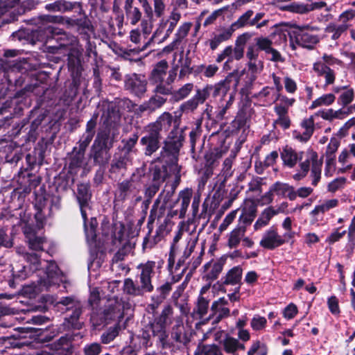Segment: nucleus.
Instances as JSON below:
<instances>
[{
    "label": "nucleus",
    "mask_w": 355,
    "mask_h": 355,
    "mask_svg": "<svg viewBox=\"0 0 355 355\" xmlns=\"http://www.w3.org/2000/svg\"><path fill=\"white\" fill-rule=\"evenodd\" d=\"M209 304V299H207L204 296H198L194 309V313L198 315L200 318H202L207 313Z\"/></svg>",
    "instance_id": "48"
},
{
    "label": "nucleus",
    "mask_w": 355,
    "mask_h": 355,
    "mask_svg": "<svg viewBox=\"0 0 355 355\" xmlns=\"http://www.w3.org/2000/svg\"><path fill=\"white\" fill-rule=\"evenodd\" d=\"M172 289V285L168 281L162 286L157 288V292L159 293L157 297H152V300L154 301L155 307H157L167 297Z\"/></svg>",
    "instance_id": "43"
},
{
    "label": "nucleus",
    "mask_w": 355,
    "mask_h": 355,
    "mask_svg": "<svg viewBox=\"0 0 355 355\" xmlns=\"http://www.w3.org/2000/svg\"><path fill=\"white\" fill-rule=\"evenodd\" d=\"M121 328L119 324L109 328L101 336V341L103 344H108L113 341L119 335Z\"/></svg>",
    "instance_id": "54"
},
{
    "label": "nucleus",
    "mask_w": 355,
    "mask_h": 355,
    "mask_svg": "<svg viewBox=\"0 0 355 355\" xmlns=\"http://www.w3.org/2000/svg\"><path fill=\"white\" fill-rule=\"evenodd\" d=\"M228 300L224 297L218 298L212 302L211 311L212 315H215L214 324H218L223 318H227L230 315V310L227 307Z\"/></svg>",
    "instance_id": "16"
},
{
    "label": "nucleus",
    "mask_w": 355,
    "mask_h": 355,
    "mask_svg": "<svg viewBox=\"0 0 355 355\" xmlns=\"http://www.w3.org/2000/svg\"><path fill=\"white\" fill-rule=\"evenodd\" d=\"M76 3L64 0H58L53 3L46 4L45 8L50 12H65L71 10Z\"/></svg>",
    "instance_id": "36"
},
{
    "label": "nucleus",
    "mask_w": 355,
    "mask_h": 355,
    "mask_svg": "<svg viewBox=\"0 0 355 355\" xmlns=\"http://www.w3.org/2000/svg\"><path fill=\"white\" fill-rule=\"evenodd\" d=\"M231 82L232 78L227 77L223 80L216 84L214 86H213V89H214L213 95L214 96H225L230 90Z\"/></svg>",
    "instance_id": "46"
},
{
    "label": "nucleus",
    "mask_w": 355,
    "mask_h": 355,
    "mask_svg": "<svg viewBox=\"0 0 355 355\" xmlns=\"http://www.w3.org/2000/svg\"><path fill=\"white\" fill-rule=\"evenodd\" d=\"M276 95L274 94V89L266 86L261 91L254 94V98L263 105L270 106L275 102Z\"/></svg>",
    "instance_id": "23"
},
{
    "label": "nucleus",
    "mask_w": 355,
    "mask_h": 355,
    "mask_svg": "<svg viewBox=\"0 0 355 355\" xmlns=\"http://www.w3.org/2000/svg\"><path fill=\"white\" fill-rule=\"evenodd\" d=\"M256 210V206L252 202H250L249 205L246 204L243 209L242 214L239 217V224L238 225H245L246 227L250 225L255 216Z\"/></svg>",
    "instance_id": "32"
},
{
    "label": "nucleus",
    "mask_w": 355,
    "mask_h": 355,
    "mask_svg": "<svg viewBox=\"0 0 355 355\" xmlns=\"http://www.w3.org/2000/svg\"><path fill=\"white\" fill-rule=\"evenodd\" d=\"M171 336L176 342L184 345L190 341L189 336L186 333L181 320L177 321V324L173 328Z\"/></svg>",
    "instance_id": "33"
},
{
    "label": "nucleus",
    "mask_w": 355,
    "mask_h": 355,
    "mask_svg": "<svg viewBox=\"0 0 355 355\" xmlns=\"http://www.w3.org/2000/svg\"><path fill=\"white\" fill-rule=\"evenodd\" d=\"M172 115L168 112H164L159 116L156 121L151 123L160 132L167 131L171 125Z\"/></svg>",
    "instance_id": "40"
},
{
    "label": "nucleus",
    "mask_w": 355,
    "mask_h": 355,
    "mask_svg": "<svg viewBox=\"0 0 355 355\" xmlns=\"http://www.w3.org/2000/svg\"><path fill=\"white\" fill-rule=\"evenodd\" d=\"M84 220V225H85V231L86 234L87 240L89 243H94L96 239V229L98 225V223L94 218H92L90 223H89V227H87L86 225V220L87 219Z\"/></svg>",
    "instance_id": "55"
},
{
    "label": "nucleus",
    "mask_w": 355,
    "mask_h": 355,
    "mask_svg": "<svg viewBox=\"0 0 355 355\" xmlns=\"http://www.w3.org/2000/svg\"><path fill=\"white\" fill-rule=\"evenodd\" d=\"M182 137L178 129L172 130L165 141V148L171 152H177L182 146Z\"/></svg>",
    "instance_id": "25"
},
{
    "label": "nucleus",
    "mask_w": 355,
    "mask_h": 355,
    "mask_svg": "<svg viewBox=\"0 0 355 355\" xmlns=\"http://www.w3.org/2000/svg\"><path fill=\"white\" fill-rule=\"evenodd\" d=\"M148 329L151 331L153 336L157 337L159 340L164 343L168 338V334L166 332V326L160 322L157 319L153 322L148 324Z\"/></svg>",
    "instance_id": "26"
},
{
    "label": "nucleus",
    "mask_w": 355,
    "mask_h": 355,
    "mask_svg": "<svg viewBox=\"0 0 355 355\" xmlns=\"http://www.w3.org/2000/svg\"><path fill=\"white\" fill-rule=\"evenodd\" d=\"M346 183V178L343 177L334 179L329 183L327 189L329 192L335 193L336 191L342 189Z\"/></svg>",
    "instance_id": "64"
},
{
    "label": "nucleus",
    "mask_w": 355,
    "mask_h": 355,
    "mask_svg": "<svg viewBox=\"0 0 355 355\" xmlns=\"http://www.w3.org/2000/svg\"><path fill=\"white\" fill-rule=\"evenodd\" d=\"M123 291L127 295L131 296H141L144 292L141 289L139 285H137L130 278H127L123 282Z\"/></svg>",
    "instance_id": "42"
},
{
    "label": "nucleus",
    "mask_w": 355,
    "mask_h": 355,
    "mask_svg": "<svg viewBox=\"0 0 355 355\" xmlns=\"http://www.w3.org/2000/svg\"><path fill=\"white\" fill-rule=\"evenodd\" d=\"M224 351L232 355H236L238 350H244L245 345L230 335H226L221 342Z\"/></svg>",
    "instance_id": "21"
},
{
    "label": "nucleus",
    "mask_w": 355,
    "mask_h": 355,
    "mask_svg": "<svg viewBox=\"0 0 355 355\" xmlns=\"http://www.w3.org/2000/svg\"><path fill=\"white\" fill-rule=\"evenodd\" d=\"M195 355H223L219 346L216 344L206 345L198 343Z\"/></svg>",
    "instance_id": "35"
},
{
    "label": "nucleus",
    "mask_w": 355,
    "mask_h": 355,
    "mask_svg": "<svg viewBox=\"0 0 355 355\" xmlns=\"http://www.w3.org/2000/svg\"><path fill=\"white\" fill-rule=\"evenodd\" d=\"M245 235V226L237 225L228 235L227 246L230 249L236 248Z\"/></svg>",
    "instance_id": "22"
},
{
    "label": "nucleus",
    "mask_w": 355,
    "mask_h": 355,
    "mask_svg": "<svg viewBox=\"0 0 355 355\" xmlns=\"http://www.w3.org/2000/svg\"><path fill=\"white\" fill-rule=\"evenodd\" d=\"M303 155V151L296 150L288 146L283 148L280 153L283 164L288 168L295 167L302 159Z\"/></svg>",
    "instance_id": "17"
},
{
    "label": "nucleus",
    "mask_w": 355,
    "mask_h": 355,
    "mask_svg": "<svg viewBox=\"0 0 355 355\" xmlns=\"http://www.w3.org/2000/svg\"><path fill=\"white\" fill-rule=\"evenodd\" d=\"M93 135H91L90 133L89 134H84L80 140V144H79V150L78 152V160L75 163L76 166H79L81 162L82 159L84 157L85 151L91 142V141L93 139Z\"/></svg>",
    "instance_id": "47"
},
{
    "label": "nucleus",
    "mask_w": 355,
    "mask_h": 355,
    "mask_svg": "<svg viewBox=\"0 0 355 355\" xmlns=\"http://www.w3.org/2000/svg\"><path fill=\"white\" fill-rule=\"evenodd\" d=\"M247 65L253 80L256 78V75L260 73L263 69V64L261 60L248 61Z\"/></svg>",
    "instance_id": "61"
},
{
    "label": "nucleus",
    "mask_w": 355,
    "mask_h": 355,
    "mask_svg": "<svg viewBox=\"0 0 355 355\" xmlns=\"http://www.w3.org/2000/svg\"><path fill=\"white\" fill-rule=\"evenodd\" d=\"M354 98V91L352 89H345L338 99V103L345 106L350 103Z\"/></svg>",
    "instance_id": "63"
},
{
    "label": "nucleus",
    "mask_w": 355,
    "mask_h": 355,
    "mask_svg": "<svg viewBox=\"0 0 355 355\" xmlns=\"http://www.w3.org/2000/svg\"><path fill=\"white\" fill-rule=\"evenodd\" d=\"M125 89L131 94L141 97L146 92L147 80L144 76L132 73L125 77Z\"/></svg>",
    "instance_id": "10"
},
{
    "label": "nucleus",
    "mask_w": 355,
    "mask_h": 355,
    "mask_svg": "<svg viewBox=\"0 0 355 355\" xmlns=\"http://www.w3.org/2000/svg\"><path fill=\"white\" fill-rule=\"evenodd\" d=\"M191 26L192 24L190 22H185L180 25L175 34L174 40L178 43L180 44L182 41L187 36Z\"/></svg>",
    "instance_id": "59"
},
{
    "label": "nucleus",
    "mask_w": 355,
    "mask_h": 355,
    "mask_svg": "<svg viewBox=\"0 0 355 355\" xmlns=\"http://www.w3.org/2000/svg\"><path fill=\"white\" fill-rule=\"evenodd\" d=\"M275 216V208L273 207H268L266 208L260 214L259 218L257 220L254 225L255 230H259L264 226H266L270 219Z\"/></svg>",
    "instance_id": "37"
},
{
    "label": "nucleus",
    "mask_w": 355,
    "mask_h": 355,
    "mask_svg": "<svg viewBox=\"0 0 355 355\" xmlns=\"http://www.w3.org/2000/svg\"><path fill=\"white\" fill-rule=\"evenodd\" d=\"M282 10H286L293 13L306 14L308 12L306 4L292 3L284 6H279Z\"/></svg>",
    "instance_id": "58"
},
{
    "label": "nucleus",
    "mask_w": 355,
    "mask_h": 355,
    "mask_svg": "<svg viewBox=\"0 0 355 355\" xmlns=\"http://www.w3.org/2000/svg\"><path fill=\"white\" fill-rule=\"evenodd\" d=\"M250 37L248 33L240 35L236 42V46L233 48V53L232 55V60L235 59L236 60H240L243 56L244 48L243 45L246 42L247 40Z\"/></svg>",
    "instance_id": "41"
},
{
    "label": "nucleus",
    "mask_w": 355,
    "mask_h": 355,
    "mask_svg": "<svg viewBox=\"0 0 355 355\" xmlns=\"http://www.w3.org/2000/svg\"><path fill=\"white\" fill-rule=\"evenodd\" d=\"M141 144L146 146L145 154L150 155L159 148V139L143 137Z\"/></svg>",
    "instance_id": "50"
},
{
    "label": "nucleus",
    "mask_w": 355,
    "mask_h": 355,
    "mask_svg": "<svg viewBox=\"0 0 355 355\" xmlns=\"http://www.w3.org/2000/svg\"><path fill=\"white\" fill-rule=\"evenodd\" d=\"M340 144V140L337 137H332L327 147L325 152L326 157H335V153Z\"/></svg>",
    "instance_id": "62"
},
{
    "label": "nucleus",
    "mask_w": 355,
    "mask_h": 355,
    "mask_svg": "<svg viewBox=\"0 0 355 355\" xmlns=\"http://www.w3.org/2000/svg\"><path fill=\"white\" fill-rule=\"evenodd\" d=\"M46 271L44 275L38 281L37 286H26L21 291L23 295L29 298L34 297L39 291L47 290L53 286L63 282V276L54 261H44Z\"/></svg>",
    "instance_id": "1"
},
{
    "label": "nucleus",
    "mask_w": 355,
    "mask_h": 355,
    "mask_svg": "<svg viewBox=\"0 0 355 355\" xmlns=\"http://www.w3.org/2000/svg\"><path fill=\"white\" fill-rule=\"evenodd\" d=\"M92 193L89 191V184L87 183H81L78 184L76 198L78 202L81 215L85 220L87 219L86 209L89 207Z\"/></svg>",
    "instance_id": "14"
},
{
    "label": "nucleus",
    "mask_w": 355,
    "mask_h": 355,
    "mask_svg": "<svg viewBox=\"0 0 355 355\" xmlns=\"http://www.w3.org/2000/svg\"><path fill=\"white\" fill-rule=\"evenodd\" d=\"M58 35H61V36L56 40L60 41V47L73 46L78 43L76 37L68 36L66 33H61L60 29L53 26H45L44 28H40L32 32V37L33 40L44 42H47L50 39Z\"/></svg>",
    "instance_id": "6"
},
{
    "label": "nucleus",
    "mask_w": 355,
    "mask_h": 355,
    "mask_svg": "<svg viewBox=\"0 0 355 355\" xmlns=\"http://www.w3.org/2000/svg\"><path fill=\"white\" fill-rule=\"evenodd\" d=\"M350 149H343L339 154L338 157V163L341 164L342 167L338 168V173H344L348 170L351 169L352 165L349 163V160L351 157Z\"/></svg>",
    "instance_id": "44"
},
{
    "label": "nucleus",
    "mask_w": 355,
    "mask_h": 355,
    "mask_svg": "<svg viewBox=\"0 0 355 355\" xmlns=\"http://www.w3.org/2000/svg\"><path fill=\"white\" fill-rule=\"evenodd\" d=\"M233 32L234 31L231 27L220 30L210 40V48L212 50H215L220 43L229 40L232 37Z\"/></svg>",
    "instance_id": "34"
},
{
    "label": "nucleus",
    "mask_w": 355,
    "mask_h": 355,
    "mask_svg": "<svg viewBox=\"0 0 355 355\" xmlns=\"http://www.w3.org/2000/svg\"><path fill=\"white\" fill-rule=\"evenodd\" d=\"M278 103L274 107L275 112H279L281 109L282 112H288V108L291 107L295 102V99L293 98H288L284 95H282L280 93H277L275 97V102Z\"/></svg>",
    "instance_id": "39"
},
{
    "label": "nucleus",
    "mask_w": 355,
    "mask_h": 355,
    "mask_svg": "<svg viewBox=\"0 0 355 355\" xmlns=\"http://www.w3.org/2000/svg\"><path fill=\"white\" fill-rule=\"evenodd\" d=\"M254 15L252 10H248L241 15L238 19L232 24L231 28L234 31L236 29L243 28L245 26H253L252 23V17Z\"/></svg>",
    "instance_id": "38"
},
{
    "label": "nucleus",
    "mask_w": 355,
    "mask_h": 355,
    "mask_svg": "<svg viewBox=\"0 0 355 355\" xmlns=\"http://www.w3.org/2000/svg\"><path fill=\"white\" fill-rule=\"evenodd\" d=\"M19 0H6L0 1V17L6 15L9 18H3V23H10L16 20L19 12Z\"/></svg>",
    "instance_id": "15"
},
{
    "label": "nucleus",
    "mask_w": 355,
    "mask_h": 355,
    "mask_svg": "<svg viewBox=\"0 0 355 355\" xmlns=\"http://www.w3.org/2000/svg\"><path fill=\"white\" fill-rule=\"evenodd\" d=\"M123 311L121 304L117 302H110L108 305L103 309L94 311L91 321L96 327L109 324L115 319L122 318Z\"/></svg>",
    "instance_id": "5"
},
{
    "label": "nucleus",
    "mask_w": 355,
    "mask_h": 355,
    "mask_svg": "<svg viewBox=\"0 0 355 355\" xmlns=\"http://www.w3.org/2000/svg\"><path fill=\"white\" fill-rule=\"evenodd\" d=\"M339 201L336 198L320 200L319 203L315 205L314 209L311 211V215L315 216L321 214H323L329 210L337 207Z\"/></svg>",
    "instance_id": "24"
},
{
    "label": "nucleus",
    "mask_w": 355,
    "mask_h": 355,
    "mask_svg": "<svg viewBox=\"0 0 355 355\" xmlns=\"http://www.w3.org/2000/svg\"><path fill=\"white\" fill-rule=\"evenodd\" d=\"M71 345V342L68 336L60 337L51 345L52 349L60 355H68L70 352Z\"/></svg>",
    "instance_id": "29"
},
{
    "label": "nucleus",
    "mask_w": 355,
    "mask_h": 355,
    "mask_svg": "<svg viewBox=\"0 0 355 355\" xmlns=\"http://www.w3.org/2000/svg\"><path fill=\"white\" fill-rule=\"evenodd\" d=\"M193 83H187L177 91L172 92V97L175 101H181L187 98L193 89Z\"/></svg>",
    "instance_id": "52"
},
{
    "label": "nucleus",
    "mask_w": 355,
    "mask_h": 355,
    "mask_svg": "<svg viewBox=\"0 0 355 355\" xmlns=\"http://www.w3.org/2000/svg\"><path fill=\"white\" fill-rule=\"evenodd\" d=\"M173 315V307L171 305H166L157 320L167 327L172 323Z\"/></svg>",
    "instance_id": "56"
},
{
    "label": "nucleus",
    "mask_w": 355,
    "mask_h": 355,
    "mask_svg": "<svg viewBox=\"0 0 355 355\" xmlns=\"http://www.w3.org/2000/svg\"><path fill=\"white\" fill-rule=\"evenodd\" d=\"M178 230L173 238V243L171 246V251L169 254V266L174 262L175 254L178 250L177 243L182 239V234L185 231H187V225L184 222H180L178 225Z\"/></svg>",
    "instance_id": "27"
},
{
    "label": "nucleus",
    "mask_w": 355,
    "mask_h": 355,
    "mask_svg": "<svg viewBox=\"0 0 355 355\" xmlns=\"http://www.w3.org/2000/svg\"><path fill=\"white\" fill-rule=\"evenodd\" d=\"M155 262L148 261L145 263L139 264L137 268L141 270L139 275V286L145 293H150L153 291L151 278L154 274Z\"/></svg>",
    "instance_id": "11"
},
{
    "label": "nucleus",
    "mask_w": 355,
    "mask_h": 355,
    "mask_svg": "<svg viewBox=\"0 0 355 355\" xmlns=\"http://www.w3.org/2000/svg\"><path fill=\"white\" fill-rule=\"evenodd\" d=\"M213 85H207L202 89H198L193 98L199 103L202 104L209 96Z\"/></svg>",
    "instance_id": "57"
},
{
    "label": "nucleus",
    "mask_w": 355,
    "mask_h": 355,
    "mask_svg": "<svg viewBox=\"0 0 355 355\" xmlns=\"http://www.w3.org/2000/svg\"><path fill=\"white\" fill-rule=\"evenodd\" d=\"M23 232L31 250L35 251L44 250V245L47 243L45 236L37 232L30 225H25L23 227Z\"/></svg>",
    "instance_id": "12"
},
{
    "label": "nucleus",
    "mask_w": 355,
    "mask_h": 355,
    "mask_svg": "<svg viewBox=\"0 0 355 355\" xmlns=\"http://www.w3.org/2000/svg\"><path fill=\"white\" fill-rule=\"evenodd\" d=\"M225 263V259L220 258L216 260H211L204 266L205 277L207 280L213 281L218 278L222 272Z\"/></svg>",
    "instance_id": "18"
},
{
    "label": "nucleus",
    "mask_w": 355,
    "mask_h": 355,
    "mask_svg": "<svg viewBox=\"0 0 355 355\" xmlns=\"http://www.w3.org/2000/svg\"><path fill=\"white\" fill-rule=\"evenodd\" d=\"M108 135L106 133L98 134L92 146V157L94 162L101 165L107 163L110 156L105 150Z\"/></svg>",
    "instance_id": "9"
},
{
    "label": "nucleus",
    "mask_w": 355,
    "mask_h": 355,
    "mask_svg": "<svg viewBox=\"0 0 355 355\" xmlns=\"http://www.w3.org/2000/svg\"><path fill=\"white\" fill-rule=\"evenodd\" d=\"M191 196L192 190L189 188L181 191L179 193V200H181V209L180 212V216L181 218H183L185 216L187 208L190 204Z\"/></svg>",
    "instance_id": "45"
},
{
    "label": "nucleus",
    "mask_w": 355,
    "mask_h": 355,
    "mask_svg": "<svg viewBox=\"0 0 355 355\" xmlns=\"http://www.w3.org/2000/svg\"><path fill=\"white\" fill-rule=\"evenodd\" d=\"M347 30V25L331 23L326 27L325 32L327 33H331V38L333 40H337Z\"/></svg>",
    "instance_id": "49"
},
{
    "label": "nucleus",
    "mask_w": 355,
    "mask_h": 355,
    "mask_svg": "<svg viewBox=\"0 0 355 355\" xmlns=\"http://www.w3.org/2000/svg\"><path fill=\"white\" fill-rule=\"evenodd\" d=\"M313 29L309 26H295L292 34L296 43L304 48L313 49L319 42L318 36L313 33Z\"/></svg>",
    "instance_id": "8"
},
{
    "label": "nucleus",
    "mask_w": 355,
    "mask_h": 355,
    "mask_svg": "<svg viewBox=\"0 0 355 355\" xmlns=\"http://www.w3.org/2000/svg\"><path fill=\"white\" fill-rule=\"evenodd\" d=\"M336 96L333 94H324L312 102L310 109H315L321 106H329L334 102Z\"/></svg>",
    "instance_id": "51"
},
{
    "label": "nucleus",
    "mask_w": 355,
    "mask_h": 355,
    "mask_svg": "<svg viewBox=\"0 0 355 355\" xmlns=\"http://www.w3.org/2000/svg\"><path fill=\"white\" fill-rule=\"evenodd\" d=\"M153 173V182L155 183L161 184L166 180L168 173L166 166H155L152 171Z\"/></svg>",
    "instance_id": "53"
},
{
    "label": "nucleus",
    "mask_w": 355,
    "mask_h": 355,
    "mask_svg": "<svg viewBox=\"0 0 355 355\" xmlns=\"http://www.w3.org/2000/svg\"><path fill=\"white\" fill-rule=\"evenodd\" d=\"M286 239L280 236L274 228L267 230L263 235L259 245L268 250H274L286 242Z\"/></svg>",
    "instance_id": "13"
},
{
    "label": "nucleus",
    "mask_w": 355,
    "mask_h": 355,
    "mask_svg": "<svg viewBox=\"0 0 355 355\" xmlns=\"http://www.w3.org/2000/svg\"><path fill=\"white\" fill-rule=\"evenodd\" d=\"M275 113L278 117L275 120L274 123L284 129H288L291 125V120L288 115V112H282L280 109L279 112H275Z\"/></svg>",
    "instance_id": "60"
},
{
    "label": "nucleus",
    "mask_w": 355,
    "mask_h": 355,
    "mask_svg": "<svg viewBox=\"0 0 355 355\" xmlns=\"http://www.w3.org/2000/svg\"><path fill=\"white\" fill-rule=\"evenodd\" d=\"M168 63L165 60H161L155 64L149 76L150 83L155 86L154 92L163 95L171 94V83L174 81L176 73L170 71L166 79Z\"/></svg>",
    "instance_id": "2"
},
{
    "label": "nucleus",
    "mask_w": 355,
    "mask_h": 355,
    "mask_svg": "<svg viewBox=\"0 0 355 355\" xmlns=\"http://www.w3.org/2000/svg\"><path fill=\"white\" fill-rule=\"evenodd\" d=\"M243 275V269L237 266L230 269L224 277L223 284L226 285H236L241 282Z\"/></svg>",
    "instance_id": "31"
},
{
    "label": "nucleus",
    "mask_w": 355,
    "mask_h": 355,
    "mask_svg": "<svg viewBox=\"0 0 355 355\" xmlns=\"http://www.w3.org/2000/svg\"><path fill=\"white\" fill-rule=\"evenodd\" d=\"M124 9L126 17L132 25L137 24L141 18V12L139 9L132 6V0H126Z\"/></svg>",
    "instance_id": "30"
},
{
    "label": "nucleus",
    "mask_w": 355,
    "mask_h": 355,
    "mask_svg": "<svg viewBox=\"0 0 355 355\" xmlns=\"http://www.w3.org/2000/svg\"><path fill=\"white\" fill-rule=\"evenodd\" d=\"M58 304H61L67 306V310L72 311L71 314L69 315V321L72 325H75V322L79 318L82 313V307L79 302L75 301L71 297H65L62 299Z\"/></svg>",
    "instance_id": "19"
},
{
    "label": "nucleus",
    "mask_w": 355,
    "mask_h": 355,
    "mask_svg": "<svg viewBox=\"0 0 355 355\" xmlns=\"http://www.w3.org/2000/svg\"><path fill=\"white\" fill-rule=\"evenodd\" d=\"M181 19V14L176 10L173 9L170 13L168 18H162L157 28L156 31L154 32L150 40L146 43V44L143 46L141 50H144L147 48L150 42L157 37L163 35L162 39H160L158 42H162L165 41L173 33L174 28L178 24V21Z\"/></svg>",
    "instance_id": "7"
},
{
    "label": "nucleus",
    "mask_w": 355,
    "mask_h": 355,
    "mask_svg": "<svg viewBox=\"0 0 355 355\" xmlns=\"http://www.w3.org/2000/svg\"><path fill=\"white\" fill-rule=\"evenodd\" d=\"M311 164V177L312 178L311 184L316 186L319 182L321 178V170L322 165V159L318 158V155L316 152L311 151L307 154V158L300 163V172L293 175L295 180H300L306 176Z\"/></svg>",
    "instance_id": "4"
},
{
    "label": "nucleus",
    "mask_w": 355,
    "mask_h": 355,
    "mask_svg": "<svg viewBox=\"0 0 355 355\" xmlns=\"http://www.w3.org/2000/svg\"><path fill=\"white\" fill-rule=\"evenodd\" d=\"M143 176L142 171L137 170L132 173L129 180H125L119 183L115 192V200L121 202L127 200H131L135 202L141 201L142 197L139 195V192L142 187L141 182Z\"/></svg>",
    "instance_id": "3"
},
{
    "label": "nucleus",
    "mask_w": 355,
    "mask_h": 355,
    "mask_svg": "<svg viewBox=\"0 0 355 355\" xmlns=\"http://www.w3.org/2000/svg\"><path fill=\"white\" fill-rule=\"evenodd\" d=\"M166 101V98L160 96H153L148 101L145 102L139 106L141 112H153L157 109L160 108Z\"/></svg>",
    "instance_id": "28"
},
{
    "label": "nucleus",
    "mask_w": 355,
    "mask_h": 355,
    "mask_svg": "<svg viewBox=\"0 0 355 355\" xmlns=\"http://www.w3.org/2000/svg\"><path fill=\"white\" fill-rule=\"evenodd\" d=\"M271 191L279 196L288 197L291 200H294L297 198L294 188L287 183L276 182L271 186Z\"/></svg>",
    "instance_id": "20"
}]
</instances>
